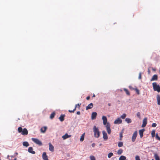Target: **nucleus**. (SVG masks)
Returning <instances> with one entry per match:
<instances>
[{"mask_svg":"<svg viewBox=\"0 0 160 160\" xmlns=\"http://www.w3.org/2000/svg\"><path fill=\"white\" fill-rule=\"evenodd\" d=\"M93 130L94 137L96 138H98L100 136V132L98 128L96 126H94Z\"/></svg>","mask_w":160,"mask_h":160,"instance_id":"f257e3e1","label":"nucleus"},{"mask_svg":"<svg viewBox=\"0 0 160 160\" xmlns=\"http://www.w3.org/2000/svg\"><path fill=\"white\" fill-rule=\"evenodd\" d=\"M18 132L21 133L23 135H26L28 134V132L27 129L24 128L22 129L21 127H19L18 128Z\"/></svg>","mask_w":160,"mask_h":160,"instance_id":"f03ea898","label":"nucleus"},{"mask_svg":"<svg viewBox=\"0 0 160 160\" xmlns=\"http://www.w3.org/2000/svg\"><path fill=\"white\" fill-rule=\"evenodd\" d=\"M152 86L154 91H157L158 92H160V87L158 85H157L156 82H153Z\"/></svg>","mask_w":160,"mask_h":160,"instance_id":"7ed1b4c3","label":"nucleus"},{"mask_svg":"<svg viewBox=\"0 0 160 160\" xmlns=\"http://www.w3.org/2000/svg\"><path fill=\"white\" fill-rule=\"evenodd\" d=\"M32 140L34 142L39 145H42L41 142L38 139L32 138Z\"/></svg>","mask_w":160,"mask_h":160,"instance_id":"20e7f679","label":"nucleus"},{"mask_svg":"<svg viewBox=\"0 0 160 160\" xmlns=\"http://www.w3.org/2000/svg\"><path fill=\"white\" fill-rule=\"evenodd\" d=\"M102 120L103 121V123L104 125H106L108 122L107 118L106 116H103L102 117Z\"/></svg>","mask_w":160,"mask_h":160,"instance_id":"39448f33","label":"nucleus"},{"mask_svg":"<svg viewBox=\"0 0 160 160\" xmlns=\"http://www.w3.org/2000/svg\"><path fill=\"white\" fill-rule=\"evenodd\" d=\"M137 135V132L135 131L133 133L132 137V142H135Z\"/></svg>","mask_w":160,"mask_h":160,"instance_id":"423d86ee","label":"nucleus"},{"mask_svg":"<svg viewBox=\"0 0 160 160\" xmlns=\"http://www.w3.org/2000/svg\"><path fill=\"white\" fill-rule=\"evenodd\" d=\"M106 127L108 133L110 134L111 132V130L110 129V125L109 123H108L106 125Z\"/></svg>","mask_w":160,"mask_h":160,"instance_id":"0eeeda50","label":"nucleus"},{"mask_svg":"<svg viewBox=\"0 0 160 160\" xmlns=\"http://www.w3.org/2000/svg\"><path fill=\"white\" fill-rule=\"evenodd\" d=\"M122 120L120 119V118H118L116 119L114 122L115 124H120L122 123Z\"/></svg>","mask_w":160,"mask_h":160,"instance_id":"6e6552de","label":"nucleus"},{"mask_svg":"<svg viewBox=\"0 0 160 160\" xmlns=\"http://www.w3.org/2000/svg\"><path fill=\"white\" fill-rule=\"evenodd\" d=\"M147 118H144L143 119L142 124V128H144L146 126L147 124Z\"/></svg>","mask_w":160,"mask_h":160,"instance_id":"1a4fd4ad","label":"nucleus"},{"mask_svg":"<svg viewBox=\"0 0 160 160\" xmlns=\"http://www.w3.org/2000/svg\"><path fill=\"white\" fill-rule=\"evenodd\" d=\"M103 134V138L104 140H106L108 139V137L107 133L104 131L102 132Z\"/></svg>","mask_w":160,"mask_h":160,"instance_id":"9d476101","label":"nucleus"},{"mask_svg":"<svg viewBox=\"0 0 160 160\" xmlns=\"http://www.w3.org/2000/svg\"><path fill=\"white\" fill-rule=\"evenodd\" d=\"M71 135H68L67 133H66L62 137V138L63 140H65L68 138L70 137Z\"/></svg>","mask_w":160,"mask_h":160,"instance_id":"9b49d317","label":"nucleus"},{"mask_svg":"<svg viewBox=\"0 0 160 160\" xmlns=\"http://www.w3.org/2000/svg\"><path fill=\"white\" fill-rule=\"evenodd\" d=\"M42 158L44 160H48V156L47 155L46 153L45 152H44L42 153Z\"/></svg>","mask_w":160,"mask_h":160,"instance_id":"f8f14e48","label":"nucleus"},{"mask_svg":"<svg viewBox=\"0 0 160 160\" xmlns=\"http://www.w3.org/2000/svg\"><path fill=\"white\" fill-rule=\"evenodd\" d=\"M28 152L30 153L33 154L35 153V152L33 151V149L32 147H29L28 150Z\"/></svg>","mask_w":160,"mask_h":160,"instance_id":"ddd939ff","label":"nucleus"},{"mask_svg":"<svg viewBox=\"0 0 160 160\" xmlns=\"http://www.w3.org/2000/svg\"><path fill=\"white\" fill-rule=\"evenodd\" d=\"M97 115V113L96 112H93L92 113L91 118L92 120L95 119L96 116Z\"/></svg>","mask_w":160,"mask_h":160,"instance_id":"4468645a","label":"nucleus"},{"mask_svg":"<svg viewBox=\"0 0 160 160\" xmlns=\"http://www.w3.org/2000/svg\"><path fill=\"white\" fill-rule=\"evenodd\" d=\"M145 130L144 129L140 130L139 131V134L140 136V138H142L143 136V133Z\"/></svg>","mask_w":160,"mask_h":160,"instance_id":"2eb2a0df","label":"nucleus"},{"mask_svg":"<svg viewBox=\"0 0 160 160\" xmlns=\"http://www.w3.org/2000/svg\"><path fill=\"white\" fill-rule=\"evenodd\" d=\"M47 129V127L46 126H44L41 128L40 130L41 132L44 133Z\"/></svg>","mask_w":160,"mask_h":160,"instance_id":"dca6fc26","label":"nucleus"},{"mask_svg":"<svg viewBox=\"0 0 160 160\" xmlns=\"http://www.w3.org/2000/svg\"><path fill=\"white\" fill-rule=\"evenodd\" d=\"M158 79V76L157 75H154L151 79V81L157 80Z\"/></svg>","mask_w":160,"mask_h":160,"instance_id":"f3484780","label":"nucleus"},{"mask_svg":"<svg viewBox=\"0 0 160 160\" xmlns=\"http://www.w3.org/2000/svg\"><path fill=\"white\" fill-rule=\"evenodd\" d=\"M93 104L91 103L89 104L88 106L86 107V110H88L89 109L92 108Z\"/></svg>","mask_w":160,"mask_h":160,"instance_id":"a211bd4d","label":"nucleus"},{"mask_svg":"<svg viewBox=\"0 0 160 160\" xmlns=\"http://www.w3.org/2000/svg\"><path fill=\"white\" fill-rule=\"evenodd\" d=\"M49 150L51 152H53L54 151L53 146L51 143H49Z\"/></svg>","mask_w":160,"mask_h":160,"instance_id":"6ab92c4d","label":"nucleus"},{"mask_svg":"<svg viewBox=\"0 0 160 160\" xmlns=\"http://www.w3.org/2000/svg\"><path fill=\"white\" fill-rule=\"evenodd\" d=\"M81 105V104H76L75 105V108H74V109L73 110H68V111L70 112H74V111L76 110V108L77 107V105H78V107L79 108L80 107V105Z\"/></svg>","mask_w":160,"mask_h":160,"instance_id":"aec40b11","label":"nucleus"},{"mask_svg":"<svg viewBox=\"0 0 160 160\" xmlns=\"http://www.w3.org/2000/svg\"><path fill=\"white\" fill-rule=\"evenodd\" d=\"M64 117L65 115L62 114L60 115L59 118V119L61 122H62L64 120Z\"/></svg>","mask_w":160,"mask_h":160,"instance_id":"412c9836","label":"nucleus"},{"mask_svg":"<svg viewBox=\"0 0 160 160\" xmlns=\"http://www.w3.org/2000/svg\"><path fill=\"white\" fill-rule=\"evenodd\" d=\"M157 99L158 102V104L159 105H160V96L159 95H157Z\"/></svg>","mask_w":160,"mask_h":160,"instance_id":"4be33fe9","label":"nucleus"},{"mask_svg":"<svg viewBox=\"0 0 160 160\" xmlns=\"http://www.w3.org/2000/svg\"><path fill=\"white\" fill-rule=\"evenodd\" d=\"M84 136H85V133H83V134H82L81 135V138L80 139V141L81 142H82L84 140Z\"/></svg>","mask_w":160,"mask_h":160,"instance_id":"5701e85b","label":"nucleus"},{"mask_svg":"<svg viewBox=\"0 0 160 160\" xmlns=\"http://www.w3.org/2000/svg\"><path fill=\"white\" fill-rule=\"evenodd\" d=\"M125 121L128 123H130L132 122V120H131V119L129 118H126L125 119Z\"/></svg>","mask_w":160,"mask_h":160,"instance_id":"b1692460","label":"nucleus"},{"mask_svg":"<svg viewBox=\"0 0 160 160\" xmlns=\"http://www.w3.org/2000/svg\"><path fill=\"white\" fill-rule=\"evenodd\" d=\"M23 146L28 147L29 146V144L27 142H24L22 143Z\"/></svg>","mask_w":160,"mask_h":160,"instance_id":"393cba45","label":"nucleus"},{"mask_svg":"<svg viewBox=\"0 0 160 160\" xmlns=\"http://www.w3.org/2000/svg\"><path fill=\"white\" fill-rule=\"evenodd\" d=\"M126 159V157L123 155L121 156L119 158V160H125Z\"/></svg>","mask_w":160,"mask_h":160,"instance_id":"a878e982","label":"nucleus"},{"mask_svg":"<svg viewBox=\"0 0 160 160\" xmlns=\"http://www.w3.org/2000/svg\"><path fill=\"white\" fill-rule=\"evenodd\" d=\"M55 112L52 113L50 115V118L51 119H52L55 116Z\"/></svg>","mask_w":160,"mask_h":160,"instance_id":"bb28decb","label":"nucleus"},{"mask_svg":"<svg viewBox=\"0 0 160 160\" xmlns=\"http://www.w3.org/2000/svg\"><path fill=\"white\" fill-rule=\"evenodd\" d=\"M123 146V143L122 142H119L118 143V146L119 147H122Z\"/></svg>","mask_w":160,"mask_h":160,"instance_id":"cd10ccee","label":"nucleus"},{"mask_svg":"<svg viewBox=\"0 0 160 160\" xmlns=\"http://www.w3.org/2000/svg\"><path fill=\"white\" fill-rule=\"evenodd\" d=\"M154 156L156 160H160L157 154H155Z\"/></svg>","mask_w":160,"mask_h":160,"instance_id":"c85d7f7f","label":"nucleus"},{"mask_svg":"<svg viewBox=\"0 0 160 160\" xmlns=\"http://www.w3.org/2000/svg\"><path fill=\"white\" fill-rule=\"evenodd\" d=\"M123 152V150L122 149H119L117 153L118 155H121L122 154Z\"/></svg>","mask_w":160,"mask_h":160,"instance_id":"c756f323","label":"nucleus"},{"mask_svg":"<svg viewBox=\"0 0 160 160\" xmlns=\"http://www.w3.org/2000/svg\"><path fill=\"white\" fill-rule=\"evenodd\" d=\"M90 160H96L95 157L93 155H90L89 157Z\"/></svg>","mask_w":160,"mask_h":160,"instance_id":"7c9ffc66","label":"nucleus"},{"mask_svg":"<svg viewBox=\"0 0 160 160\" xmlns=\"http://www.w3.org/2000/svg\"><path fill=\"white\" fill-rule=\"evenodd\" d=\"M151 134V135L152 137H154V136H155V130H152V132Z\"/></svg>","mask_w":160,"mask_h":160,"instance_id":"2f4dec72","label":"nucleus"},{"mask_svg":"<svg viewBox=\"0 0 160 160\" xmlns=\"http://www.w3.org/2000/svg\"><path fill=\"white\" fill-rule=\"evenodd\" d=\"M122 133H123V132H121L119 134V135H120L119 140H122V137H123Z\"/></svg>","mask_w":160,"mask_h":160,"instance_id":"473e14b6","label":"nucleus"},{"mask_svg":"<svg viewBox=\"0 0 160 160\" xmlns=\"http://www.w3.org/2000/svg\"><path fill=\"white\" fill-rule=\"evenodd\" d=\"M126 116V115L125 113H124L121 116V118L122 119H124Z\"/></svg>","mask_w":160,"mask_h":160,"instance_id":"72a5a7b5","label":"nucleus"},{"mask_svg":"<svg viewBox=\"0 0 160 160\" xmlns=\"http://www.w3.org/2000/svg\"><path fill=\"white\" fill-rule=\"evenodd\" d=\"M124 91L126 92L127 94L128 95H129L130 94V93L126 89L124 88Z\"/></svg>","mask_w":160,"mask_h":160,"instance_id":"f704fd0d","label":"nucleus"},{"mask_svg":"<svg viewBox=\"0 0 160 160\" xmlns=\"http://www.w3.org/2000/svg\"><path fill=\"white\" fill-rule=\"evenodd\" d=\"M113 153L112 152L109 153L108 155V157L109 158L111 157L113 155Z\"/></svg>","mask_w":160,"mask_h":160,"instance_id":"c9c22d12","label":"nucleus"},{"mask_svg":"<svg viewBox=\"0 0 160 160\" xmlns=\"http://www.w3.org/2000/svg\"><path fill=\"white\" fill-rule=\"evenodd\" d=\"M137 116L138 118L141 119L140 113V112H138L137 113Z\"/></svg>","mask_w":160,"mask_h":160,"instance_id":"e433bc0d","label":"nucleus"},{"mask_svg":"<svg viewBox=\"0 0 160 160\" xmlns=\"http://www.w3.org/2000/svg\"><path fill=\"white\" fill-rule=\"evenodd\" d=\"M135 160H141L140 158V157L138 155H137L135 157Z\"/></svg>","mask_w":160,"mask_h":160,"instance_id":"4c0bfd02","label":"nucleus"},{"mask_svg":"<svg viewBox=\"0 0 160 160\" xmlns=\"http://www.w3.org/2000/svg\"><path fill=\"white\" fill-rule=\"evenodd\" d=\"M156 138L158 139V140L160 141V137H159L158 135V133H156Z\"/></svg>","mask_w":160,"mask_h":160,"instance_id":"58836bf2","label":"nucleus"},{"mask_svg":"<svg viewBox=\"0 0 160 160\" xmlns=\"http://www.w3.org/2000/svg\"><path fill=\"white\" fill-rule=\"evenodd\" d=\"M152 126L153 127H155L157 126V124L156 123H153Z\"/></svg>","mask_w":160,"mask_h":160,"instance_id":"ea45409f","label":"nucleus"},{"mask_svg":"<svg viewBox=\"0 0 160 160\" xmlns=\"http://www.w3.org/2000/svg\"><path fill=\"white\" fill-rule=\"evenodd\" d=\"M138 78L139 79H141V73L140 72L139 73V76H138Z\"/></svg>","mask_w":160,"mask_h":160,"instance_id":"a19ab883","label":"nucleus"},{"mask_svg":"<svg viewBox=\"0 0 160 160\" xmlns=\"http://www.w3.org/2000/svg\"><path fill=\"white\" fill-rule=\"evenodd\" d=\"M129 88L130 89H131V90H133L134 89V88L131 86H129Z\"/></svg>","mask_w":160,"mask_h":160,"instance_id":"79ce46f5","label":"nucleus"},{"mask_svg":"<svg viewBox=\"0 0 160 160\" xmlns=\"http://www.w3.org/2000/svg\"><path fill=\"white\" fill-rule=\"evenodd\" d=\"M9 157H10V156L9 155H8V156H7V158H8V159H9V160H13L12 159V158H10Z\"/></svg>","mask_w":160,"mask_h":160,"instance_id":"37998d69","label":"nucleus"},{"mask_svg":"<svg viewBox=\"0 0 160 160\" xmlns=\"http://www.w3.org/2000/svg\"><path fill=\"white\" fill-rule=\"evenodd\" d=\"M95 144L94 143H93L92 144V147H95Z\"/></svg>","mask_w":160,"mask_h":160,"instance_id":"c03bdc74","label":"nucleus"},{"mask_svg":"<svg viewBox=\"0 0 160 160\" xmlns=\"http://www.w3.org/2000/svg\"><path fill=\"white\" fill-rule=\"evenodd\" d=\"M77 114L78 115H80V112L79 111H78L77 112Z\"/></svg>","mask_w":160,"mask_h":160,"instance_id":"a18cd8bd","label":"nucleus"},{"mask_svg":"<svg viewBox=\"0 0 160 160\" xmlns=\"http://www.w3.org/2000/svg\"><path fill=\"white\" fill-rule=\"evenodd\" d=\"M18 155V153L17 152H15L14 154V156H16L17 155Z\"/></svg>","mask_w":160,"mask_h":160,"instance_id":"49530a36","label":"nucleus"},{"mask_svg":"<svg viewBox=\"0 0 160 160\" xmlns=\"http://www.w3.org/2000/svg\"><path fill=\"white\" fill-rule=\"evenodd\" d=\"M90 97L89 96H88V97H87L86 98V99L87 100H89L90 99Z\"/></svg>","mask_w":160,"mask_h":160,"instance_id":"de8ad7c7","label":"nucleus"},{"mask_svg":"<svg viewBox=\"0 0 160 160\" xmlns=\"http://www.w3.org/2000/svg\"><path fill=\"white\" fill-rule=\"evenodd\" d=\"M152 70L153 71H156V69L155 68H152Z\"/></svg>","mask_w":160,"mask_h":160,"instance_id":"09e8293b","label":"nucleus"},{"mask_svg":"<svg viewBox=\"0 0 160 160\" xmlns=\"http://www.w3.org/2000/svg\"><path fill=\"white\" fill-rule=\"evenodd\" d=\"M111 103H108V106H111Z\"/></svg>","mask_w":160,"mask_h":160,"instance_id":"8fccbe9b","label":"nucleus"},{"mask_svg":"<svg viewBox=\"0 0 160 160\" xmlns=\"http://www.w3.org/2000/svg\"><path fill=\"white\" fill-rule=\"evenodd\" d=\"M136 90L137 92H139V91L137 89H136Z\"/></svg>","mask_w":160,"mask_h":160,"instance_id":"3c124183","label":"nucleus"},{"mask_svg":"<svg viewBox=\"0 0 160 160\" xmlns=\"http://www.w3.org/2000/svg\"><path fill=\"white\" fill-rule=\"evenodd\" d=\"M14 156V155L13 156H11V158H13Z\"/></svg>","mask_w":160,"mask_h":160,"instance_id":"603ef678","label":"nucleus"},{"mask_svg":"<svg viewBox=\"0 0 160 160\" xmlns=\"http://www.w3.org/2000/svg\"><path fill=\"white\" fill-rule=\"evenodd\" d=\"M17 160V158H14V160Z\"/></svg>","mask_w":160,"mask_h":160,"instance_id":"864d4df0","label":"nucleus"},{"mask_svg":"<svg viewBox=\"0 0 160 160\" xmlns=\"http://www.w3.org/2000/svg\"><path fill=\"white\" fill-rule=\"evenodd\" d=\"M95 97V95H94V94H93V96H92V97Z\"/></svg>","mask_w":160,"mask_h":160,"instance_id":"5fc2aeb1","label":"nucleus"},{"mask_svg":"<svg viewBox=\"0 0 160 160\" xmlns=\"http://www.w3.org/2000/svg\"><path fill=\"white\" fill-rule=\"evenodd\" d=\"M102 145V144L101 143L99 145L101 146Z\"/></svg>","mask_w":160,"mask_h":160,"instance_id":"6e6d98bb","label":"nucleus"},{"mask_svg":"<svg viewBox=\"0 0 160 160\" xmlns=\"http://www.w3.org/2000/svg\"><path fill=\"white\" fill-rule=\"evenodd\" d=\"M120 91H122V90H120Z\"/></svg>","mask_w":160,"mask_h":160,"instance_id":"4d7b16f0","label":"nucleus"},{"mask_svg":"<svg viewBox=\"0 0 160 160\" xmlns=\"http://www.w3.org/2000/svg\"><path fill=\"white\" fill-rule=\"evenodd\" d=\"M152 160H154L153 159H152Z\"/></svg>","mask_w":160,"mask_h":160,"instance_id":"13d9d810","label":"nucleus"},{"mask_svg":"<svg viewBox=\"0 0 160 160\" xmlns=\"http://www.w3.org/2000/svg\"><path fill=\"white\" fill-rule=\"evenodd\" d=\"M77 106H78V105H77Z\"/></svg>","mask_w":160,"mask_h":160,"instance_id":"bf43d9fd","label":"nucleus"},{"mask_svg":"<svg viewBox=\"0 0 160 160\" xmlns=\"http://www.w3.org/2000/svg\"><path fill=\"white\" fill-rule=\"evenodd\" d=\"M0 160H1V159H0Z\"/></svg>","mask_w":160,"mask_h":160,"instance_id":"052dcab7","label":"nucleus"},{"mask_svg":"<svg viewBox=\"0 0 160 160\" xmlns=\"http://www.w3.org/2000/svg\"><path fill=\"white\" fill-rule=\"evenodd\" d=\"M128 160L127 159V160Z\"/></svg>","mask_w":160,"mask_h":160,"instance_id":"680f3d73","label":"nucleus"}]
</instances>
